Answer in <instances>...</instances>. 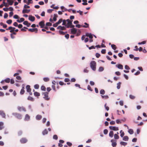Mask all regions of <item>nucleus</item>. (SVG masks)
Returning a JSON list of instances; mask_svg holds the SVG:
<instances>
[{
  "mask_svg": "<svg viewBox=\"0 0 147 147\" xmlns=\"http://www.w3.org/2000/svg\"><path fill=\"white\" fill-rule=\"evenodd\" d=\"M12 114L16 117L18 119H20L22 118V115L20 113H13Z\"/></svg>",
  "mask_w": 147,
  "mask_h": 147,
  "instance_id": "nucleus-3",
  "label": "nucleus"
},
{
  "mask_svg": "<svg viewBox=\"0 0 147 147\" xmlns=\"http://www.w3.org/2000/svg\"><path fill=\"white\" fill-rule=\"evenodd\" d=\"M28 100L31 101H33L34 100L33 98L30 96H28Z\"/></svg>",
  "mask_w": 147,
  "mask_h": 147,
  "instance_id": "nucleus-28",
  "label": "nucleus"
},
{
  "mask_svg": "<svg viewBox=\"0 0 147 147\" xmlns=\"http://www.w3.org/2000/svg\"><path fill=\"white\" fill-rule=\"evenodd\" d=\"M108 132V131L107 129H105L104 130V133L105 134H107Z\"/></svg>",
  "mask_w": 147,
  "mask_h": 147,
  "instance_id": "nucleus-61",
  "label": "nucleus"
},
{
  "mask_svg": "<svg viewBox=\"0 0 147 147\" xmlns=\"http://www.w3.org/2000/svg\"><path fill=\"white\" fill-rule=\"evenodd\" d=\"M120 143L121 145H123L124 146H126L127 144V142H121Z\"/></svg>",
  "mask_w": 147,
  "mask_h": 147,
  "instance_id": "nucleus-39",
  "label": "nucleus"
},
{
  "mask_svg": "<svg viewBox=\"0 0 147 147\" xmlns=\"http://www.w3.org/2000/svg\"><path fill=\"white\" fill-rule=\"evenodd\" d=\"M86 35L87 36L89 37L91 39H92L93 38L92 35L91 33H86Z\"/></svg>",
  "mask_w": 147,
  "mask_h": 147,
  "instance_id": "nucleus-21",
  "label": "nucleus"
},
{
  "mask_svg": "<svg viewBox=\"0 0 147 147\" xmlns=\"http://www.w3.org/2000/svg\"><path fill=\"white\" fill-rule=\"evenodd\" d=\"M8 14L6 13H5L4 14V18L5 19L6 18L8 17Z\"/></svg>",
  "mask_w": 147,
  "mask_h": 147,
  "instance_id": "nucleus-62",
  "label": "nucleus"
},
{
  "mask_svg": "<svg viewBox=\"0 0 147 147\" xmlns=\"http://www.w3.org/2000/svg\"><path fill=\"white\" fill-rule=\"evenodd\" d=\"M62 21V19H61L59 20V21L57 22L56 23L58 25L60 23H61Z\"/></svg>",
  "mask_w": 147,
  "mask_h": 147,
  "instance_id": "nucleus-56",
  "label": "nucleus"
},
{
  "mask_svg": "<svg viewBox=\"0 0 147 147\" xmlns=\"http://www.w3.org/2000/svg\"><path fill=\"white\" fill-rule=\"evenodd\" d=\"M55 85H52V88H53V90L55 91L56 92V90L55 89Z\"/></svg>",
  "mask_w": 147,
  "mask_h": 147,
  "instance_id": "nucleus-60",
  "label": "nucleus"
},
{
  "mask_svg": "<svg viewBox=\"0 0 147 147\" xmlns=\"http://www.w3.org/2000/svg\"><path fill=\"white\" fill-rule=\"evenodd\" d=\"M111 47L112 48L114 49V50H115L117 49V47L114 44L112 45H111Z\"/></svg>",
  "mask_w": 147,
  "mask_h": 147,
  "instance_id": "nucleus-37",
  "label": "nucleus"
},
{
  "mask_svg": "<svg viewBox=\"0 0 147 147\" xmlns=\"http://www.w3.org/2000/svg\"><path fill=\"white\" fill-rule=\"evenodd\" d=\"M28 30L31 32H35V33H36L38 31V30L37 28H30L28 29Z\"/></svg>",
  "mask_w": 147,
  "mask_h": 147,
  "instance_id": "nucleus-10",
  "label": "nucleus"
},
{
  "mask_svg": "<svg viewBox=\"0 0 147 147\" xmlns=\"http://www.w3.org/2000/svg\"><path fill=\"white\" fill-rule=\"evenodd\" d=\"M113 140H111L112 143V146L114 147H116L117 145V143L116 142H113Z\"/></svg>",
  "mask_w": 147,
  "mask_h": 147,
  "instance_id": "nucleus-22",
  "label": "nucleus"
},
{
  "mask_svg": "<svg viewBox=\"0 0 147 147\" xmlns=\"http://www.w3.org/2000/svg\"><path fill=\"white\" fill-rule=\"evenodd\" d=\"M24 87H23L21 89L20 92V94H24V92H25V90H24Z\"/></svg>",
  "mask_w": 147,
  "mask_h": 147,
  "instance_id": "nucleus-29",
  "label": "nucleus"
},
{
  "mask_svg": "<svg viewBox=\"0 0 147 147\" xmlns=\"http://www.w3.org/2000/svg\"><path fill=\"white\" fill-rule=\"evenodd\" d=\"M59 84L61 86L63 85H65L66 84L65 83H64L62 81H60L59 82Z\"/></svg>",
  "mask_w": 147,
  "mask_h": 147,
  "instance_id": "nucleus-53",
  "label": "nucleus"
},
{
  "mask_svg": "<svg viewBox=\"0 0 147 147\" xmlns=\"http://www.w3.org/2000/svg\"><path fill=\"white\" fill-rule=\"evenodd\" d=\"M24 20V19L23 18H21L20 20H18L17 21L19 23L23 22Z\"/></svg>",
  "mask_w": 147,
  "mask_h": 147,
  "instance_id": "nucleus-27",
  "label": "nucleus"
},
{
  "mask_svg": "<svg viewBox=\"0 0 147 147\" xmlns=\"http://www.w3.org/2000/svg\"><path fill=\"white\" fill-rule=\"evenodd\" d=\"M3 123L2 122H0V130L2 129L3 128Z\"/></svg>",
  "mask_w": 147,
  "mask_h": 147,
  "instance_id": "nucleus-32",
  "label": "nucleus"
},
{
  "mask_svg": "<svg viewBox=\"0 0 147 147\" xmlns=\"http://www.w3.org/2000/svg\"><path fill=\"white\" fill-rule=\"evenodd\" d=\"M77 33V36H79L80 35L81 33L80 31L78 30H77V32H76Z\"/></svg>",
  "mask_w": 147,
  "mask_h": 147,
  "instance_id": "nucleus-50",
  "label": "nucleus"
},
{
  "mask_svg": "<svg viewBox=\"0 0 147 147\" xmlns=\"http://www.w3.org/2000/svg\"><path fill=\"white\" fill-rule=\"evenodd\" d=\"M129 97L132 99H134L135 98V97L134 96L132 95H130Z\"/></svg>",
  "mask_w": 147,
  "mask_h": 147,
  "instance_id": "nucleus-54",
  "label": "nucleus"
},
{
  "mask_svg": "<svg viewBox=\"0 0 147 147\" xmlns=\"http://www.w3.org/2000/svg\"><path fill=\"white\" fill-rule=\"evenodd\" d=\"M104 69L103 67H99L98 71L100 72L102 71Z\"/></svg>",
  "mask_w": 147,
  "mask_h": 147,
  "instance_id": "nucleus-47",
  "label": "nucleus"
},
{
  "mask_svg": "<svg viewBox=\"0 0 147 147\" xmlns=\"http://www.w3.org/2000/svg\"><path fill=\"white\" fill-rule=\"evenodd\" d=\"M85 25H82L80 24H77L76 25V26L77 28H80L81 27H83V28H88L89 27V24L85 22L84 23Z\"/></svg>",
  "mask_w": 147,
  "mask_h": 147,
  "instance_id": "nucleus-4",
  "label": "nucleus"
},
{
  "mask_svg": "<svg viewBox=\"0 0 147 147\" xmlns=\"http://www.w3.org/2000/svg\"><path fill=\"white\" fill-rule=\"evenodd\" d=\"M53 10V9H49L47 10V12L49 13H51Z\"/></svg>",
  "mask_w": 147,
  "mask_h": 147,
  "instance_id": "nucleus-59",
  "label": "nucleus"
},
{
  "mask_svg": "<svg viewBox=\"0 0 147 147\" xmlns=\"http://www.w3.org/2000/svg\"><path fill=\"white\" fill-rule=\"evenodd\" d=\"M52 24L50 22H47L46 23V26H52Z\"/></svg>",
  "mask_w": 147,
  "mask_h": 147,
  "instance_id": "nucleus-46",
  "label": "nucleus"
},
{
  "mask_svg": "<svg viewBox=\"0 0 147 147\" xmlns=\"http://www.w3.org/2000/svg\"><path fill=\"white\" fill-rule=\"evenodd\" d=\"M105 91L103 89H101L100 91V93L102 94H105Z\"/></svg>",
  "mask_w": 147,
  "mask_h": 147,
  "instance_id": "nucleus-40",
  "label": "nucleus"
},
{
  "mask_svg": "<svg viewBox=\"0 0 147 147\" xmlns=\"http://www.w3.org/2000/svg\"><path fill=\"white\" fill-rule=\"evenodd\" d=\"M7 1L9 5H12L13 3V1L11 0H7Z\"/></svg>",
  "mask_w": 147,
  "mask_h": 147,
  "instance_id": "nucleus-23",
  "label": "nucleus"
},
{
  "mask_svg": "<svg viewBox=\"0 0 147 147\" xmlns=\"http://www.w3.org/2000/svg\"><path fill=\"white\" fill-rule=\"evenodd\" d=\"M18 109L20 111H26V109L25 108L23 107H18Z\"/></svg>",
  "mask_w": 147,
  "mask_h": 147,
  "instance_id": "nucleus-13",
  "label": "nucleus"
},
{
  "mask_svg": "<svg viewBox=\"0 0 147 147\" xmlns=\"http://www.w3.org/2000/svg\"><path fill=\"white\" fill-rule=\"evenodd\" d=\"M30 118V116L28 114L26 115L24 120L26 121H28L29 120Z\"/></svg>",
  "mask_w": 147,
  "mask_h": 147,
  "instance_id": "nucleus-16",
  "label": "nucleus"
},
{
  "mask_svg": "<svg viewBox=\"0 0 147 147\" xmlns=\"http://www.w3.org/2000/svg\"><path fill=\"white\" fill-rule=\"evenodd\" d=\"M120 133H121L120 136L121 137H123L124 135V133L123 131L122 130H121L120 131Z\"/></svg>",
  "mask_w": 147,
  "mask_h": 147,
  "instance_id": "nucleus-42",
  "label": "nucleus"
},
{
  "mask_svg": "<svg viewBox=\"0 0 147 147\" xmlns=\"http://www.w3.org/2000/svg\"><path fill=\"white\" fill-rule=\"evenodd\" d=\"M44 96V98L46 100H49V97L48 94L49 93L47 92H45L43 93Z\"/></svg>",
  "mask_w": 147,
  "mask_h": 147,
  "instance_id": "nucleus-5",
  "label": "nucleus"
},
{
  "mask_svg": "<svg viewBox=\"0 0 147 147\" xmlns=\"http://www.w3.org/2000/svg\"><path fill=\"white\" fill-rule=\"evenodd\" d=\"M128 132L131 134H133L134 133V131L133 129H130L128 130Z\"/></svg>",
  "mask_w": 147,
  "mask_h": 147,
  "instance_id": "nucleus-35",
  "label": "nucleus"
},
{
  "mask_svg": "<svg viewBox=\"0 0 147 147\" xmlns=\"http://www.w3.org/2000/svg\"><path fill=\"white\" fill-rule=\"evenodd\" d=\"M116 66H117V68L120 69H123V66L122 65L119 64L117 65H116Z\"/></svg>",
  "mask_w": 147,
  "mask_h": 147,
  "instance_id": "nucleus-20",
  "label": "nucleus"
},
{
  "mask_svg": "<svg viewBox=\"0 0 147 147\" xmlns=\"http://www.w3.org/2000/svg\"><path fill=\"white\" fill-rule=\"evenodd\" d=\"M34 94L35 96H40V93L37 92H34Z\"/></svg>",
  "mask_w": 147,
  "mask_h": 147,
  "instance_id": "nucleus-26",
  "label": "nucleus"
},
{
  "mask_svg": "<svg viewBox=\"0 0 147 147\" xmlns=\"http://www.w3.org/2000/svg\"><path fill=\"white\" fill-rule=\"evenodd\" d=\"M4 81L6 83H9L10 81V79L9 78H7L4 80Z\"/></svg>",
  "mask_w": 147,
  "mask_h": 147,
  "instance_id": "nucleus-44",
  "label": "nucleus"
},
{
  "mask_svg": "<svg viewBox=\"0 0 147 147\" xmlns=\"http://www.w3.org/2000/svg\"><path fill=\"white\" fill-rule=\"evenodd\" d=\"M87 88L88 90L90 91H92V89L89 85H88Z\"/></svg>",
  "mask_w": 147,
  "mask_h": 147,
  "instance_id": "nucleus-55",
  "label": "nucleus"
},
{
  "mask_svg": "<svg viewBox=\"0 0 147 147\" xmlns=\"http://www.w3.org/2000/svg\"><path fill=\"white\" fill-rule=\"evenodd\" d=\"M71 31L72 34H74L76 33L77 30L75 28H72L71 29Z\"/></svg>",
  "mask_w": 147,
  "mask_h": 147,
  "instance_id": "nucleus-12",
  "label": "nucleus"
},
{
  "mask_svg": "<svg viewBox=\"0 0 147 147\" xmlns=\"http://www.w3.org/2000/svg\"><path fill=\"white\" fill-rule=\"evenodd\" d=\"M57 28L58 29H59L60 28ZM60 28L61 29V30H59V34L61 35H64L65 34V33L64 32H63L62 31V30H65V29L66 28Z\"/></svg>",
  "mask_w": 147,
  "mask_h": 147,
  "instance_id": "nucleus-11",
  "label": "nucleus"
},
{
  "mask_svg": "<svg viewBox=\"0 0 147 147\" xmlns=\"http://www.w3.org/2000/svg\"><path fill=\"white\" fill-rule=\"evenodd\" d=\"M62 25L67 26V28H74V26L72 24V21H71L69 19L62 20Z\"/></svg>",
  "mask_w": 147,
  "mask_h": 147,
  "instance_id": "nucleus-1",
  "label": "nucleus"
},
{
  "mask_svg": "<svg viewBox=\"0 0 147 147\" xmlns=\"http://www.w3.org/2000/svg\"><path fill=\"white\" fill-rule=\"evenodd\" d=\"M39 25L40 27V28H47L45 27V21L42 20L39 23Z\"/></svg>",
  "mask_w": 147,
  "mask_h": 147,
  "instance_id": "nucleus-6",
  "label": "nucleus"
},
{
  "mask_svg": "<svg viewBox=\"0 0 147 147\" xmlns=\"http://www.w3.org/2000/svg\"><path fill=\"white\" fill-rule=\"evenodd\" d=\"M102 98L105 99H107L109 98V96L108 95H101Z\"/></svg>",
  "mask_w": 147,
  "mask_h": 147,
  "instance_id": "nucleus-34",
  "label": "nucleus"
},
{
  "mask_svg": "<svg viewBox=\"0 0 147 147\" xmlns=\"http://www.w3.org/2000/svg\"><path fill=\"white\" fill-rule=\"evenodd\" d=\"M34 88L36 89H38L39 88V85L38 84H36L34 86Z\"/></svg>",
  "mask_w": 147,
  "mask_h": 147,
  "instance_id": "nucleus-51",
  "label": "nucleus"
},
{
  "mask_svg": "<svg viewBox=\"0 0 147 147\" xmlns=\"http://www.w3.org/2000/svg\"><path fill=\"white\" fill-rule=\"evenodd\" d=\"M12 22V20H9L6 21L7 23L8 24H11Z\"/></svg>",
  "mask_w": 147,
  "mask_h": 147,
  "instance_id": "nucleus-49",
  "label": "nucleus"
},
{
  "mask_svg": "<svg viewBox=\"0 0 147 147\" xmlns=\"http://www.w3.org/2000/svg\"><path fill=\"white\" fill-rule=\"evenodd\" d=\"M0 25L1 26H3V28H7V25L4 24L2 22H1L0 23Z\"/></svg>",
  "mask_w": 147,
  "mask_h": 147,
  "instance_id": "nucleus-36",
  "label": "nucleus"
},
{
  "mask_svg": "<svg viewBox=\"0 0 147 147\" xmlns=\"http://www.w3.org/2000/svg\"><path fill=\"white\" fill-rule=\"evenodd\" d=\"M70 81V80L68 78H65V79L64 81L65 82H68Z\"/></svg>",
  "mask_w": 147,
  "mask_h": 147,
  "instance_id": "nucleus-64",
  "label": "nucleus"
},
{
  "mask_svg": "<svg viewBox=\"0 0 147 147\" xmlns=\"http://www.w3.org/2000/svg\"><path fill=\"white\" fill-rule=\"evenodd\" d=\"M121 83L119 82L118 83H117V88L118 89H120L121 87Z\"/></svg>",
  "mask_w": 147,
  "mask_h": 147,
  "instance_id": "nucleus-48",
  "label": "nucleus"
},
{
  "mask_svg": "<svg viewBox=\"0 0 147 147\" xmlns=\"http://www.w3.org/2000/svg\"><path fill=\"white\" fill-rule=\"evenodd\" d=\"M57 16L56 14H54V17L53 18V20L54 21H56V20H57Z\"/></svg>",
  "mask_w": 147,
  "mask_h": 147,
  "instance_id": "nucleus-43",
  "label": "nucleus"
},
{
  "mask_svg": "<svg viewBox=\"0 0 147 147\" xmlns=\"http://www.w3.org/2000/svg\"><path fill=\"white\" fill-rule=\"evenodd\" d=\"M82 1L84 2L83 3H82V4L83 5H86L88 4V3H87V0H82Z\"/></svg>",
  "mask_w": 147,
  "mask_h": 147,
  "instance_id": "nucleus-33",
  "label": "nucleus"
},
{
  "mask_svg": "<svg viewBox=\"0 0 147 147\" xmlns=\"http://www.w3.org/2000/svg\"><path fill=\"white\" fill-rule=\"evenodd\" d=\"M41 89L42 90L45 91L46 90V87L44 86H42L41 87Z\"/></svg>",
  "mask_w": 147,
  "mask_h": 147,
  "instance_id": "nucleus-45",
  "label": "nucleus"
},
{
  "mask_svg": "<svg viewBox=\"0 0 147 147\" xmlns=\"http://www.w3.org/2000/svg\"><path fill=\"white\" fill-rule=\"evenodd\" d=\"M23 24L26 25L27 27H29L30 26L31 24L28 22L27 21H26L24 22Z\"/></svg>",
  "mask_w": 147,
  "mask_h": 147,
  "instance_id": "nucleus-18",
  "label": "nucleus"
},
{
  "mask_svg": "<svg viewBox=\"0 0 147 147\" xmlns=\"http://www.w3.org/2000/svg\"><path fill=\"white\" fill-rule=\"evenodd\" d=\"M109 128L111 130L113 131H118L119 130L118 127L115 126H110Z\"/></svg>",
  "mask_w": 147,
  "mask_h": 147,
  "instance_id": "nucleus-7",
  "label": "nucleus"
},
{
  "mask_svg": "<svg viewBox=\"0 0 147 147\" xmlns=\"http://www.w3.org/2000/svg\"><path fill=\"white\" fill-rule=\"evenodd\" d=\"M42 117L41 115H37L36 117V118L37 120H40Z\"/></svg>",
  "mask_w": 147,
  "mask_h": 147,
  "instance_id": "nucleus-25",
  "label": "nucleus"
},
{
  "mask_svg": "<svg viewBox=\"0 0 147 147\" xmlns=\"http://www.w3.org/2000/svg\"><path fill=\"white\" fill-rule=\"evenodd\" d=\"M90 66L92 69L95 71L96 70V63L94 61H92L90 63Z\"/></svg>",
  "mask_w": 147,
  "mask_h": 147,
  "instance_id": "nucleus-2",
  "label": "nucleus"
},
{
  "mask_svg": "<svg viewBox=\"0 0 147 147\" xmlns=\"http://www.w3.org/2000/svg\"><path fill=\"white\" fill-rule=\"evenodd\" d=\"M15 28H8L7 29V30H10V32L12 33L13 34H16V32L15 31Z\"/></svg>",
  "mask_w": 147,
  "mask_h": 147,
  "instance_id": "nucleus-8",
  "label": "nucleus"
},
{
  "mask_svg": "<svg viewBox=\"0 0 147 147\" xmlns=\"http://www.w3.org/2000/svg\"><path fill=\"white\" fill-rule=\"evenodd\" d=\"M109 136L110 137H111V138L113 137V131H111L109 133Z\"/></svg>",
  "mask_w": 147,
  "mask_h": 147,
  "instance_id": "nucleus-30",
  "label": "nucleus"
},
{
  "mask_svg": "<svg viewBox=\"0 0 147 147\" xmlns=\"http://www.w3.org/2000/svg\"><path fill=\"white\" fill-rule=\"evenodd\" d=\"M123 140L127 141L128 140L129 138L127 136H125L123 137Z\"/></svg>",
  "mask_w": 147,
  "mask_h": 147,
  "instance_id": "nucleus-31",
  "label": "nucleus"
},
{
  "mask_svg": "<svg viewBox=\"0 0 147 147\" xmlns=\"http://www.w3.org/2000/svg\"><path fill=\"white\" fill-rule=\"evenodd\" d=\"M27 139L25 138H22L20 140V142L21 143L24 144L27 142Z\"/></svg>",
  "mask_w": 147,
  "mask_h": 147,
  "instance_id": "nucleus-9",
  "label": "nucleus"
},
{
  "mask_svg": "<svg viewBox=\"0 0 147 147\" xmlns=\"http://www.w3.org/2000/svg\"><path fill=\"white\" fill-rule=\"evenodd\" d=\"M115 123V122L114 121H112L110 122V124L111 125H114Z\"/></svg>",
  "mask_w": 147,
  "mask_h": 147,
  "instance_id": "nucleus-63",
  "label": "nucleus"
},
{
  "mask_svg": "<svg viewBox=\"0 0 147 147\" xmlns=\"http://www.w3.org/2000/svg\"><path fill=\"white\" fill-rule=\"evenodd\" d=\"M44 81L45 82H47L49 81V79L48 78H44L43 79Z\"/></svg>",
  "mask_w": 147,
  "mask_h": 147,
  "instance_id": "nucleus-38",
  "label": "nucleus"
},
{
  "mask_svg": "<svg viewBox=\"0 0 147 147\" xmlns=\"http://www.w3.org/2000/svg\"><path fill=\"white\" fill-rule=\"evenodd\" d=\"M30 9H24L22 10V13H28L30 11Z\"/></svg>",
  "mask_w": 147,
  "mask_h": 147,
  "instance_id": "nucleus-19",
  "label": "nucleus"
},
{
  "mask_svg": "<svg viewBox=\"0 0 147 147\" xmlns=\"http://www.w3.org/2000/svg\"><path fill=\"white\" fill-rule=\"evenodd\" d=\"M114 137L115 139H118L119 138V136L117 134H115L114 135Z\"/></svg>",
  "mask_w": 147,
  "mask_h": 147,
  "instance_id": "nucleus-41",
  "label": "nucleus"
},
{
  "mask_svg": "<svg viewBox=\"0 0 147 147\" xmlns=\"http://www.w3.org/2000/svg\"><path fill=\"white\" fill-rule=\"evenodd\" d=\"M106 49H103L102 50V51H101V52L102 53L104 54L106 53Z\"/></svg>",
  "mask_w": 147,
  "mask_h": 147,
  "instance_id": "nucleus-58",
  "label": "nucleus"
},
{
  "mask_svg": "<svg viewBox=\"0 0 147 147\" xmlns=\"http://www.w3.org/2000/svg\"><path fill=\"white\" fill-rule=\"evenodd\" d=\"M28 19L29 20H30L32 22H33L35 20V18L34 16H29Z\"/></svg>",
  "mask_w": 147,
  "mask_h": 147,
  "instance_id": "nucleus-15",
  "label": "nucleus"
},
{
  "mask_svg": "<svg viewBox=\"0 0 147 147\" xmlns=\"http://www.w3.org/2000/svg\"><path fill=\"white\" fill-rule=\"evenodd\" d=\"M22 134V132L21 131H19L18 132V134L19 136H21Z\"/></svg>",
  "mask_w": 147,
  "mask_h": 147,
  "instance_id": "nucleus-57",
  "label": "nucleus"
},
{
  "mask_svg": "<svg viewBox=\"0 0 147 147\" xmlns=\"http://www.w3.org/2000/svg\"><path fill=\"white\" fill-rule=\"evenodd\" d=\"M48 133V132L47 130L45 129L42 131V134L44 135L47 134Z\"/></svg>",
  "mask_w": 147,
  "mask_h": 147,
  "instance_id": "nucleus-24",
  "label": "nucleus"
},
{
  "mask_svg": "<svg viewBox=\"0 0 147 147\" xmlns=\"http://www.w3.org/2000/svg\"><path fill=\"white\" fill-rule=\"evenodd\" d=\"M0 115L3 118H5V115L3 111L2 110L0 111Z\"/></svg>",
  "mask_w": 147,
  "mask_h": 147,
  "instance_id": "nucleus-17",
  "label": "nucleus"
},
{
  "mask_svg": "<svg viewBox=\"0 0 147 147\" xmlns=\"http://www.w3.org/2000/svg\"><path fill=\"white\" fill-rule=\"evenodd\" d=\"M26 88L27 92H31V89L30 88V86L29 85H27L26 86Z\"/></svg>",
  "mask_w": 147,
  "mask_h": 147,
  "instance_id": "nucleus-14",
  "label": "nucleus"
},
{
  "mask_svg": "<svg viewBox=\"0 0 147 147\" xmlns=\"http://www.w3.org/2000/svg\"><path fill=\"white\" fill-rule=\"evenodd\" d=\"M53 138L54 139L57 140L58 139V136L56 135H54L53 136Z\"/></svg>",
  "mask_w": 147,
  "mask_h": 147,
  "instance_id": "nucleus-52",
  "label": "nucleus"
}]
</instances>
